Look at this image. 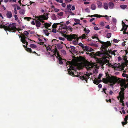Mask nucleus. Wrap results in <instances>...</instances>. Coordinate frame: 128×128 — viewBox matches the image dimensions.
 <instances>
[{
  "label": "nucleus",
  "instance_id": "1",
  "mask_svg": "<svg viewBox=\"0 0 128 128\" xmlns=\"http://www.w3.org/2000/svg\"><path fill=\"white\" fill-rule=\"evenodd\" d=\"M68 30V29L60 30L59 29L58 31L57 32L61 34L62 36H63L66 38L67 40L69 41H71L72 40L74 39L73 40L72 42L74 44L76 45L77 44L79 39H83L84 38H86L87 37L86 36V34H83L78 38V35L76 34H71L70 35H66L65 34H64Z\"/></svg>",
  "mask_w": 128,
  "mask_h": 128
},
{
  "label": "nucleus",
  "instance_id": "2",
  "mask_svg": "<svg viewBox=\"0 0 128 128\" xmlns=\"http://www.w3.org/2000/svg\"><path fill=\"white\" fill-rule=\"evenodd\" d=\"M68 62L69 64L70 65L69 68L68 70L69 74L74 77H80L81 73L76 72V70H78L77 67L72 65V62L69 61Z\"/></svg>",
  "mask_w": 128,
  "mask_h": 128
},
{
  "label": "nucleus",
  "instance_id": "3",
  "mask_svg": "<svg viewBox=\"0 0 128 128\" xmlns=\"http://www.w3.org/2000/svg\"><path fill=\"white\" fill-rule=\"evenodd\" d=\"M117 77L115 76H108V79L107 80L105 78H103V82L105 84H108V82L111 84L110 86H112L116 84V82L118 80H117Z\"/></svg>",
  "mask_w": 128,
  "mask_h": 128
},
{
  "label": "nucleus",
  "instance_id": "4",
  "mask_svg": "<svg viewBox=\"0 0 128 128\" xmlns=\"http://www.w3.org/2000/svg\"><path fill=\"white\" fill-rule=\"evenodd\" d=\"M3 28L6 31L8 30L10 32H15L17 30L15 23L10 24L8 26L4 25Z\"/></svg>",
  "mask_w": 128,
  "mask_h": 128
},
{
  "label": "nucleus",
  "instance_id": "5",
  "mask_svg": "<svg viewBox=\"0 0 128 128\" xmlns=\"http://www.w3.org/2000/svg\"><path fill=\"white\" fill-rule=\"evenodd\" d=\"M95 36H96L97 35L96 34L94 36H92V39L96 38L97 40L99 42L102 44V48L103 49L105 50L107 48L111 46V43H110V41H107L106 42H102L99 40L98 37Z\"/></svg>",
  "mask_w": 128,
  "mask_h": 128
},
{
  "label": "nucleus",
  "instance_id": "6",
  "mask_svg": "<svg viewBox=\"0 0 128 128\" xmlns=\"http://www.w3.org/2000/svg\"><path fill=\"white\" fill-rule=\"evenodd\" d=\"M36 18L38 20L42 23L44 22V20H46L48 19V18H46L45 16L44 15H40L39 16H36Z\"/></svg>",
  "mask_w": 128,
  "mask_h": 128
},
{
  "label": "nucleus",
  "instance_id": "7",
  "mask_svg": "<svg viewBox=\"0 0 128 128\" xmlns=\"http://www.w3.org/2000/svg\"><path fill=\"white\" fill-rule=\"evenodd\" d=\"M103 54L100 51H98L97 52L95 53L92 52L91 54V55L92 56L94 57L95 58H96V56H101Z\"/></svg>",
  "mask_w": 128,
  "mask_h": 128
},
{
  "label": "nucleus",
  "instance_id": "8",
  "mask_svg": "<svg viewBox=\"0 0 128 128\" xmlns=\"http://www.w3.org/2000/svg\"><path fill=\"white\" fill-rule=\"evenodd\" d=\"M90 75L88 74H85L84 76H80V78L81 80H85L86 82L87 83L88 82L87 80L90 78Z\"/></svg>",
  "mask_w": 128,
  "mask_h": 128
},
{
  "label": "nucleus",
  "instance_id": "9",
  "mask_svg": "<svg viewBox=\"0 0 128 128\" xmlns=\"http://www.w3.org/2000/svg\"><path fill=\"white\" fill-rule=\"evenodd\" d=\"M29 33L26 31H24V33L21 34V36L20 35H18L19 36V38H21V39H22L23 37L25 38V39L28 37V36L29 34Z\"/></svg>",
  "mask_w": 128,
  "mask_h": 128
},
{
  "label": "nucleus",
  "instance_id": "10",
  "mask_svg": "<svg viewBox=\"0 0 128 128\" xmlns=\"http://www.w3.org/2000/svg\"><path fill=\"white\" fill-rule=\"evenodd\" d=\"M123 33L124 34H128V25H127L125 27H124L122 28V30H123Z\"/></svg>",
  "mask_w": 128,
  "mask_h": 128
},
{
  "label": "nucleus",
  "instance_id": "11",
  "mask_svg": "<svg viewBox=\"0 0 128 128\" xmlns=\"http://www.w3.org/2000/svg\"><path fill=\"white\" fill-rule=\"evenodd\" d=\"M117 80H118L116 83H118V84H120V85L121 86V87H124V86L125 83L124 82L120 80V78L117 77Z\"/></svg>",
  "mask_w": 128,
  "mask_h": 128
},
{
  "label": "nucleus",
  "instance_id": "12",
  "mask_svg": "<svg viewBox=\"0 0 128 128\" xmlns=\"http://www.w3.org/2000/svg\"><path fill=\"white\" fill-rule=\"evenodd\" d=\"M60 30L62 29H68V26H66L65 24H61V26H59V28Z\"/></svg>",
  "mask_w": 128,
  "mask_h": 128
},
{
  "label": "nucleus",
  "instance_id": "13",
  "mask_svg": "<svg viewBox=\"0 0 128 128\" xmlns=\"http://www.w3.org/2000/svg\"><path fill=\"white\" fill-rule=\"evenodd\" d=\"M97 59L98 60V62L99 63L100 66H102V68H104V65L105 64V62L102 60H99L98 58Z\"/></svg>",
  "mask_w": 128,
  "mask_h": 128
},
{
  "label": "nucleus",
  "instance_id": "14",
  "mask_svg": "<svg viewBox=\"0 0 128 128\" xmlns=\"http://www.w3.org/2000/svg\"><path fill=\"white\" fill-rule=\"evenodd\" d=\"M20 41L24 44H25V43H26V48H27V46L28 44V42H27L24 37H23L22 39H21Z\"/></svg>",
  "mask_w": 128,
  "mask_h": 128
},
{
  "label": "nucleus",
  "instance_id": "15",
  "mask_svg": "<svg viewBox=\"0 0 128 128\" xmlns=\"http://www.w3.org/2000/svg\"><path fill=\"white\" fill-rule=\"evenodd\" d=\"M6 16L7 18H10L12 16V12L10 11H7L6 14Z\"/></svg>",
  "mask_w": 128,
  "mask_h": 128
},
{
  "label": "nucleus",
  "instance_id": "16",
  "mask_svg": "<svg viewBox=\"0 0 128 128\" xmlns=\"http://www.w3.org/2000/svg\"><path fill=\"white\" fill-rule=\"evenodd\" d=\"M52 23H50V24L48 23L47 22L44 23L43 24V25L44 26L45 28L48 30H49L48 27H50L51 26Z\"/></svg>",
  "mask_w": 128,
  "mask_h": 128
},
{
  "label": "nucleus",
  "instance_id": "17",
  "mask_svg": "<svg viewBox=\"0 0 128 128\" xmlns=\"http://www.w3.org/2000/svg\"><path fill=\"white\" fill-rule=\"evenodd\" d=\"M35 22L36 27L37 28H39L41 25L40 22L38 20H36Z\"/></svg>",
  "mask_w": 128,
  "mask_h": 128
},
{
  "label": "nucleus",
  "instance_id": "18",
  "mask_svg": "<svg viewBox=\"0 0 128 128\" xmlns=\"http://www.w3.org/2000/svg\"><path fill=\"white\" fill-rule=\"evenodd\" d=\"M84 32H86V34H85L86 35V36L87 37L86 38H84V39H86L88 37L87 36H88V34L90 32V30H89V29H86V28H84ZM82 40V39H81Z\"/></svg>",
  "mask_w": 128,
  "mask_h": 128
},
{
  "label": "nucleus",
  "instance_id": "19",
  "mask_svg": "<svg viewBox=\"0 0 128 128\" xmlns=\"http://www.w3.org/2000/svg\"><path fill=\"white\" fill-rule=\"evenodd\" d=\"M121 94V95H119L120 97V102L122 103L124 102L123 101V100L124 98V95H123V94Z\"/></svg>",
  "mask_w": 128,
  "mask_h": 128
},
{
  "label": "nucleus",
  "instance_id": "20",
  "mask_svg": "<svg viewBox=\"0 0 128 128\" xmlns=\"http://www.w3.org/2000/svg\"><path fill=\"white\" fill-rule=\"evenodd\" d=\"M120 90V91L119 93V95H121V94H122L124 95V92L125 90L124 88V87H121Z\"/></svg>",
  "mask_w": 128,
  "mask_h": 128
},
{
  "label": "nucleus",
  "instance_id": "21",
  "mask_svg": "<svg viewBox=\"0 0 128 128\" xmlns=\"http://www.w3.org/2000/svg\"><path fill=\"white\" fill-rule=\"evenodd\" d=\"M98 7V8H101L102 6V3L100 1H98L97 2Z\"/></svg>",
  "mask_w": 128,
  "mask_h": 128
},
{
  "label": "nucleus",
  "instance_id": "22",
  "mask_svg": "<svg viewBox=\"0 0 128 128\" xmlns=\"http://www.w3.org/2000/svg\"><path fill=\"white\" fill-rule=\"evenodd\" d=\"M108 4L110 8L112 9L113 8L114 4L113 2H109Z\"/></svg>",
  "mask_w": 128,
  "mask_h": 128
},
{
  "label": "nucleus",
  "instance_id": "23",
  "mask_svg": "<svg viewBox=\"0 0 128 128\" xmlns=\"http://www.w3.org/2000/svg\"><path fill=\"white\" fill-rule=\"evenodd\" d=\"M84 48H82V50L84 51H86L87 52H88V50L89 49V48L88 47L86 46H84Z\"/></svg>",
  "mask_w": 128,
  "mask_h": 128
},
{
  "label": "nucleus",
  "instance_id": "24",
  "mask_svg": "<svg viewBox=\"0 0 128 128\" xmlns=\"http://www.w3.org/2000/svg\"><path fill=\"white\" fill-rule=\"evenodd\" d=\"M90 8L92 10H94L96 9V7L95 4H92Z\"/></svg>",
  "mask_w": 128,
  "mask_h": 128
},
{
  "label": "nucleus",
  "instance_id": "25",
  "mask_svg": "<svg viewBox=\"0 0 128 128\" xmlns=\"http://www.w3.org/2000/svg\"><path fill=\"white\" fill-rule=\"evenodd\" d=\"M116 51V50H114L113 51L109 50L108 51V52L110 54L112 55L113 54L114 56H115L116 55L115 52Z\"/></svg>",
  "mask_w": 128,
  "mask_h": 128
},
{
  "label": "nucleus",
  "instance_id": "26",
  "mask_svg": "<svg viewBox=\"0 0 128 128\" xmlns=\"http://www.w3.org/2000/svg\"><path fill=\"white\" fill-rule=\"evenodd\" d=\"M107 90V88L105 87H104L102 89V92H104L105 94L107 95H108L107 93L106 92V90Z\"/></svg>",
  "mask_w": 128,
  "mask_h": 128
},
{
  "label": "nucleus",
  "instance_id": "27",
  "mask_svg": "<svg viewBox=\"0 0 128 128\" xmlns=\"http://www.w3.org/2000/svg\"><path fill=\"white\" fill-rule=\"evenodd\" d=\"M25 11L23 9H21L20 10L19 12L21 14H24Z\"/></svg>",
  "mask_w": 128,
  "mask_h": 128
},
{
  "label": "nucleus",
  "instance_id": "28",
  "mask_svg": "<svg viewBox=\"0 0 128 128\" xmlns=\"http://www.w3.org/2000/svg\"><path fill=\"white\" fill-rule=\"evenodd\" d=\"M104 7L106 10L108 9V4L106 3H105L104 5Z\"/></svg>",
  "mask_w": 128,
  "mask_h": 128
},
{
  "label": "nucleus",
  "instance_id": "29",
  "mask_svg": "<svg viewBox=\"0 0 128 128\" xmlns=\"http://www.w3.org/2000/svg\"><path fill=\"white\" fill-rule=\"evenodd\" d=\"M53 52L55 54H56L57 53V55L58 56H59V54L58 52V50L56 48H55V49L54 50H53Z\"/></svg>",
  "mask_w": 128,
  "mask_h": 128
},
{
  "label": "nucleus",
  "instance_id": "30",
  "mask_svg": "<svg viewBox=\"0 0 128 128\" xmlns=\"http://www.w3.org/2000/svg\"><path fill=\"white\" fill-rule=\"evenodd\" d=\"M30 47L32 48H35L37 47L36 45L33 44H30Z\"/></svg>",
  "mask_w": 128,
  "mask_h": 128
},
{
  "label": "nucleus",
  "instance_id": "31",
  "mask_svg": "<svg viewBox=\"0 0 128 128\" xmlns=\"http://www.w3.org/2000/svg\"><path fill=\"white\" fill-rule=\"evenodd\" d=\"M57 46L59 50L61 49L63 47L62 45L60 44H58Z\"/></svg>",
  "mask_w": 128,
  "mask_h": 128
},
{
  "label": "nucleus",
  "instance_id": "32",
  "mask_svg": "<svg viewBox=\"0 0 128 128\" xmlns=\"http://www.w3.org/2000/svg\"><path fill=\"white\" fill-rule=\"evenodd\" d=\"M26 50L28 52L30 53H32V50L30 48H26Z\"/></svg>",
  "mask_w": 128,
  "mask_h": 128
},
{
  "label": "nucleus",
  "instance_id": "33",
  "mask_svg": "<svg viewBox=\"0 0 128 128\" xmlns=\"http://www.w3.org/2000/svg\"><path fill=\"white\" fill-rule=\"evenodd\" d=\"M43 31L46 36H48L49 33H48V30H43Z\"/></svg>",
  "mask_w": 128,
  "mask_h": 128
},
{
  "label": "nucleus",
  "instance_id": "34",
  "mask_svg": "<svg viewBox=\"0 0 128 128\" xmlns=\"http://www.w3.org/2000/svg\"><path fill=\"white\" fill-rule=\"evenodd\" d=\"M63 60L61 58H59L58 59V63L60 64H63V62L62 61V60Z\"/></svg>",
  "mask_w": 128,
  "mask_h": 128
},
{
  "label": "nucleus",
  "instance_id": "35",
  "mask_svg": "<svg viewBox=\"0 0 128 128\" xmlns=\"http://www.w3.org/2000/svg\"><path fill=\"white\" fill-rule=\"evenodd\" d=\"M120 8L123 9H124L127 7V6L126 5L122 4L120 6Z\"/></svg>",
  "mask_w": 128,
  "mask_h": 128
},
{
  "label": "nucleus",
  "instance_id": "36",
  "mask_svg": "<svg viewBox=\"0 0 128 128\" xmlns=\"http://www.w3.org/2000/svg\"><path fill=\"white\" fill-rule=\"evenodd\" d=\"M94 83L96 85H98L99 83V82H98V80H94Z\"/></svg>",
  "mask_w": 128,
  "mask_h": 128
},
{
  "label": "nucleus",
  "instance_id": "37",
  "mask_svg": "<svg viewBox=\"0 0 128 128\" xmlns=\"http://www.w3.org/2000/svg\"><path fill=\"white\" fill-rule=\"evenodd\" d=\"M124 121L123 122H122V126L124 127V125L125 124H127L128 123V122L125 121V122H124Z\"/></svg>",
  "mask_w": 128,
  "mask_h": 128
},
{
  "label": "nucleus",
  "instance_id": "38",
  "mask_svg": "<svg viewBox=\"0 0 128 128\" xmlns=\"http://www.w3.org/2000/svg\"><path fill=\"white\" fill-rule=\"evenodd\" d=\"M52 17L54 20H56V18L55 16V14H53L52 15Z\"/></svg>",
  "mask_w": 128,
  "mask_h": 128
},
{
  "label": "nucleus",
  "instance_id": "39",
  "mask_svg": "<svg viewBox=\"0 0 128 128\" xmlns=\"http://www.w3.org/2000/svg\"><path fill=\"white\" fill-rule=\"evenodd\" d=\"M111 36V34L110 33H108L106 34V37L107 38H110Z\"/></svg>",
  "mask_w": 128,
  "mask_h": 128
},
{
  "label": "nucleus",
  "instance_id": "40",
  "mask_svg": "<svg viewBox=\"0 0 128 128\" xmlns=\"http://www.w3.org/2000/svg\"><path fill=\"white\" fill-rule=\"evenodd\" d=\"M24 18L25 20H27V21H28L30 20V19H31V18L30 17H27Z\"/></svg>",
  "mask_w": 128,
  "mask_h": 128
},
{
  "label": "nucleus",
  "instance_id": "41",
  "mask_svg": "<svg viewBox=\"0 0 128 128\" xmlns=\"http://www.w3.org/2000/svg\"><path fill=\"white\" fill-rule=\"evenodd\" d=\"M78 45L80 46L82 48H84V46L82 43L81 42L80 43L78 44Z\"/></svg>",
  "mask_w": 128,
  "mask_h": 128
},
{
  "label": "nucleus",
  "instance_id": "42",
  "mask_svg": "<svg viewBox=\"0 0 128 128\" xmlns=\"http://www.w3.org/2000/svg\"><path fill=\"white\" fill-rule=\"evenodd\" d=\"M57 24L56 23L54 24L52 26V28H56L57 27Z\"/></svg>",
  "mask_w": 128,
  "mask_h": 128
},
{
  "label": "nucleus",
  "instance_id": "43",
  "mask_svg": "<svg viewBox=\"0 0 128 128\" xmlns=\"http://www.w3.org/2000/svg\"><path fill=\"white\" fill-rule=\"evenodd\" d=\"M122 28H123V27H125L127 25H126L124 22H123V21H122Z\"/></svg>",
  "mask_w": 128,
  "mask_h": 128
},
{
  "label": "nucleus",
  "instance_id": "44",
  "mask_svg": "<svg viewBox=\"0 0 128 128\" xmlns=\"http://www.w3.org/2000/svg\"><path fill=\"white\" fill-rule=\"evenodd\" d=\"M72 6V5L70 4H69L67 6V9H70L71 7Z\"/></svg>",
  "mask_w": 128,
  "mask_h": 128
},
{
  "label": "nucleus",
  "instance_id": "45",
  "mask_svg": "<svg viewBox=\"0 0 128 128\" xmlns=\"http://www.w3.org/2000/svg\"><path fill=\"white\" fill-rule=\"evenodd\" d=\"M114 42L115 43H118L120 40H118L117 39H114L113 40Z\"/></svg>",
  "mask_w": 128,
  "mask_h": 128
},
{
  "label": "nucleus",
  "instance_id": "46",
  "mask_svg": "<svg viewBox=\"0 0 128 128\" xmlns=\"http://www.w3.org/2000/svg\"><path fill=\"white\" fill-rule=\"evenodd\" d=\"M63 12H60V13H58L57 14L60 16H62L63 14Z\"/></svg>",
  "mask_w": 128,
  "mask_h": 128
},
{
  "label": "nucleus",
  "instance_id": "47",
  "mask_svg": "<svg viewBox=\"0 0 128 128\" xmlns=\"http://www.w3.org/2000/svg\"><path fill=\"white\" fill-rule=\"evenodd\" d=\"M128 118V114L125 116V118H124V121L127 122V120Z\"/></svg>",
  "mask_w": 128,
  "mask_h": 128
},
{
  "label": "nucleus",
  "instance_id": "48",
  "mask_svg": "<svg viewBox=\"0 0 128 128\" xmlns=\"http://www.w3.org/2000/svg\"><path fill=\"white\" fill-rule=\"evenodd\" d=\"M74 21L78 23H79L80 22V21L79 20L76 19H74Z\"/></svg>",
  "mask_w": 128,
  "mask_h": 128
},
{
  "label": "nucleus",
  "instance_id": "49",
  "mask_svg": "<svg viewBox=\"0 0 128 128\" xmlns=\"http://www.w3.org/2000/svg\"><path fill=\"white\" fill-rule=\"evenodd\" d=\"M102 76V74H99L98 76V79H100Z\"/></svg>",
  "mask_w": 128,
  "mask_h": 128
},
{
  "label": "nucleus",
  "instance_id": "50",
  "mask_svg": "<svg viewBox=\"0 0 128 128\" xmlns=\"http://www.w3.org/2000/svg\"><path fill=\"white\" fill-rule=\"evenodd\" d=\"M52 32L54 33H56V29H52Z\"/></svg>",
  "mask_w": 128,
  "mask_h": 128
},
{
  "label": "nucleus",
  "instance_id": "51",
  "mask_svg": "<svg viewBox=\"0 0 128 128\" xmlns=\"http://www.w3.org/2000/svg\"><path fill=\"white\" fill-rule=\"evenodd\" d=\"M14 17L15 18V20H17L18 19V16L17 15H14Z\"/></svg>",
  "mask_w": 128,
  "mask_h": 128
},
{
  "label": "nucleus",
  "instance_id": "52",
  "mask_svg": "<svg viewBox=\"0 0 128 128\" xmlns=\"http://www.w3.org/2000/svg\"><path fill=\"white\" fill-rule=\"evenodd\" d=\"M85 11L87 12L88 13H89L90 12V9L88 8H86L85 10Z\"/></svg>",
  "mask_w": 128,
  "mask_h": 128
},
{
  "label": "nucleus",
  "instance_id": "53",
  "mask_svg": "<svg viewBox=\"0 0 128 128\" xmlns=\"http://www.w3.org/2000/svg\"><path fill=\"white\" fill-rule=\"evenodd\" d=\"M59 39L60 40H62V41H64L65 40V39L64 38L62 37H59Z\"/></svg>",
  "mask_w": 128,
  "mask_h": 128
},
{
  "label": "nucleus",
  "instance_id": "54",
  "mask_svg": "<svg viewBox=\"0 0 128 128\" xmlns=\"http://www.w3.org/2000/svg\"><path fill=\"white\" fill-rule=\"evenodd\" d=\"M70 48L71 50H75L76 49L75 47L73 46H70Z\"/></svg>",
  "mask_w": 128,
  "mask_h": 128
},
{
  "label": "nucleus",
  "instance_id": "55",
  "mask_svg": "<svg viewBox=\"0 0 128 128\" xmlns=\"http://www.w3.org/2000/svg\"><path fill=\"white\" fill-rule=\"evenodd\" d=\"M54 11L56 12H58L59 10V9L56 8H54Z\"/></svg>",
  "mask_w": 128,
  "mask_h": 128
},
{
  "label": "nucleus",
  "instance_id": "56",
  "mask_svg": "<svg viewBox=\"0 0 128 128\" xmlns=\"http://www.w3.org/2000/svg\"><path fill=\"white\" fill-rule=\"evenodd\" d=\"M100 25L101 26H104V24L103 22H100Z\"/></svg>",
  "mask_w": 128,
  "mask_h": 128
},
{
  "label": "nucleus",
  "instance_id": "57",
  "mask_svg": "<svg viewBox=\"0 0 128 128\" xmlns=\"http://www.w3.org/2000/svg\"><path fill=\"white\" fill-rule=\"evenodd\" d=\"M127 75V74H125L124 73H123L122 74V76L123 77H126Z\"/></svg>",
  "mask_w": 128,
  "mask_h": 128
},
{
  "label": "nucleus",
  "instance_id": "58",
  "mask_svg": "<svg viewBox=\"0 0 128 128\" xmlns=\"http://www.w3.org/2000/svg\"><path fill=\"white\" fill-rule=\"evenodd\" d=\"M62 6L64 8H65L66 6V4L64 3H62L61 4Z\"/></svg>",
  "mask_w": 128,
  "mask_h": 128
},
{
  "label": "nucleus",
  "instance_id": "59",
  "mask_svg": "<svg viewBox=\"0 0 128 128\" xmlns=\"http://www.w3.org/2000/svg\"><path fill=\"white\" fill-rule=\"evenodd\" d=\"M104 17L106 18V19L107 20H108L109 19V17L107 15H105L104 16Z\"/></svg>",
  "mask_w": 128,
  "mask_h": 128
},
{
  "label": "nucleus",
  "instance_id": "60",
  "mask_svg": "<svg viewBox=\"0 0 128 128\" xmlns=\"http://www.w3.org/2000/svg\"><path fill=\"white\" fill-rule=\"evenodd\" d=\"M14 13L15 14H17V10H16V8L15 7L14 8Z\"/></svg>",
  "mask_w": 128,
  "mask_h": 128
},
{
  "label": "nucleus",
  "instance_id": "61",
  "mask_svg": "<svg viewBox=\"0 0 128 128\" xmlns=\"http://www.w3.org/2000/svg\"><path fill=\"white\" fill-rule=\"evenodd\" d=\"M44 42H38V44H40V45H43L44 44Z\"/></svg>",
  "mask_w": 128,
  "mask_h": 128
},
{
  "label": "nucleus",
  "instance_id": "62",
  "mask_svg": "<svg viewBox=\"0 0 128 128\" xmlns=\"http://www.w3.org/2000/svg\"><path fill=\"white\" fill-rule=\"evenodd\" d=\"M94 29L95 30H98L99 29L98 27L97 26H95L94 27Z\"/></svg>",
  "mask_w": 128,
  "mask_h": 128
},
{
  "label": "nucleus",
  "instance_id": "63",
  "mask_svg": "<svg viewBox=\"0 0 128 128\" xmlns=\"http://www.w3.org/2000/svg\"><path fill=\"white\" fill-rule=\"evenodd\" d=\"M93 51H94V50L92 48H89L88 52H91Z\"/></svg>",
  "mask_w": 128,
  "mask_h": 128
},
{
  "label": "nucleus",
  "instance_id": "64",
  "mask_svg": "<svg viewBox=\"0 0 128 128\" xmlns=\"http://www.w3.org/2000/svg\"><path fill=\"white\" fill-rule=\"evenodd\" d=\"M31 24L33 25H35L36 24L35 23L34 20L32 21L31 22Z\"/></svg>",
  "mask_w": 128,
  "mask_h": 128
}]
</instances>
